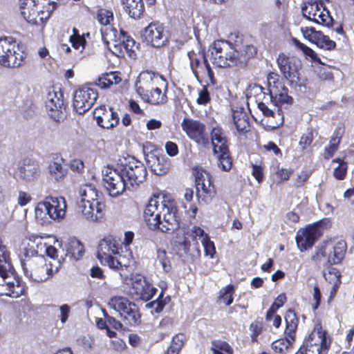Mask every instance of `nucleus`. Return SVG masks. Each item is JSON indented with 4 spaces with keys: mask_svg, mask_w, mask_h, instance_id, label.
<instances>
[{
    "mask_svg": "<svg viewBox=\"0 0 354 354\" xmlns=\"http://www.w3.org/2000/svg\"><path fill=\"white\" fill-rule=\"evenodd\" d=\"M93 116L97 124L104 129L113 128L120 120L118 113L114 111L113 109L107 108L104 105L95 108Z\"/></svg>",
    "mask_w": 354,
    "mask_h": 354,
    "instance_id": "a878e982",
    "label": "nucleus"
},
{
    "mask_svg": "<svg viewBox=\"0 0 354 354\" xmlns=\"http://www.w3.org/2000/svg\"><path fill=\"white\" fill-rule=\"evenodd\" d=\"M96 19L101 25L107 27L113 20V14L109 10L100 8L97 11Z\"/></svg>",
    "mask_w": 354,
    "mask_h": 354,
    "instance_id": "c03bdc74",
    "label": "nucleus"
},
{
    "mask_svg": "<svg viewBox=\"0 0 354 354\" xmlns=\"http://www.w3.org/2000/svg\"><path fill=\"white\" fill-rule=\"evenodd\" d=\"M66 248V256H70L75 260H79L84 253V245L76 238H71L68 240Z\"/></svg>",
    "mask_w": 354,
    "mask_h": 354,
    "instance_id": "c9c22d12",
    "label": "nucleus"
},
{
    "mask_svg": "<svg viewBox=\"0 0 354 354\" xmlns=\"http://www.w3.org/2000/svg\"><path fill=\"white\" fill-rule=\"evenodd\" d=\"M196 197L199 203H210L216 195V189L210 174L204 170L198 171L196 176Z\"/></svg>",
    "mask_w": 354,
    "mask_h": 354,
    "instance_id": "412c9836",
    "label": "nucleus"
},
{
    "mask_svg": "<svg viewBox=\"0 0 354 354\" xmlns=\"http://www.w3.org/2000/svg\"><path fill=\"white\" fill-rule=\"evenodd\" d=\"M133 294L140 299L148 301L156 294V288L140 274H133L131 277Z\"/></svg>",
    "mask_w": 354,
    "mask_h": 354,
    "instance_id": "393cba45",
    "label": "nucleus"
},
{
    "mask_svg": "<svg viewBox=\"0 0 354 354\" xmlns=\"http://www.w3.org/2000/svg\"><path fill=\"white\" fill-rule=\"evenodd\" d=\"M183 130L187 136L198 145H205L208 138L205 133V126L198 120L185 118L181 123Z\"/></svg>",
    "mask_w": 354,
    "mask_h": 354,
    "instance_id": "5701e85b",
    "label": "nucleus"
},
{
    "mask_svg": "<svg viewBox=\"0 0 354 354\" xmlns=\"http://www.w3.org/2000/svg\"><path fill=\"white\" fill-rule=\"evenodd\" d=\"M98 97L97 90L89 85H84L77 89L73 95V108L79 114L88 111Z\"/></svg>",
    "mask_w": 354,
    "mask_h": 354,
    "instance_id": "aec40b11",
    "label": "nucleus"
},
{
    "mask_svg": "<svg viewBox=\"0 0 354 354\" xmlns=\"http://www.w3.org/2000/svg\"><path fill=\"white\" fill-rule=\"evenodd\" d=\"M294 43L295 46L299 48L305 56L309 57L312 61L321 64V59L317 56V53L310 48L307 46L303 43H301L299 40L294 39Z\"/></svg>",
    "mask_w": 354,
    "mask_h": 354,
    "instance_id": "a18cd8bd",
    "label": "nucleus"
},
{
    "mask_svg": "<svg viewBox=\"0 0 354 354\" xmlns=\"http://www.w3.org/2000/svg\"><path fill=\"white\" fill-rule=\"evenodd\" d=\"M324 2L309 1L302 7L304 17L317 24L330 27L333 21L328 10L323 7Z\"/></svg>",
    "mask_w": 354,
    "mask_h": 354,
    "instance_id": "dca6fc26",
    "label": "nucleus"
},
{
    "mask_svg": "<svg viewBox=\"0 0 354 354\" xmlns=\"http://www.w3.org/2000/svg\"><path fill=\"white\" fill-rule=\"evenodd\" d=\"M162 297L163 292L162 291L159 295L158 298L156 300L151 301L149 304H147V306L153 308L156 313L161 312L165 306L166 305L167 302V301L169 299L168 297H165V299H162Z\"/></svg>",
    "mask_w": 354,
    "mask_h": 354,
    "instance_id": "8fccbe9b",
    "label": "nucleus"
},
{
    "mask_svg": "<svg viewBox=\"0 0 354 354\" xmlns=\"http://www.w3.org/2000/svg\"><path fill=\"white\" fill-rule=\"evenodd\" d=\"M157 259L162 265V269L165 272H168L171 270V265L169 260L167 257V252L165 250L157 249L156 250Z\"/></svg>",
    "mask_w": 354,
    "mask_h": 354,
    "instance_id": "3c124183",
    "label": "nucleus"
},
{
    "mask_svg": "<svg viewBox=\"0 0 354 354\" xmlns=\"http://www.w3.org/2000/svg\"><path fill=\"white\" fill-rule=\"evenodd\" d=\"M234 292V286L229 284L220 290L219 299H221L226 306H230L233 302Z\"/></svg>",
    "mask_w": 354,
    "mask_h": 354,
    "instance_id": "de8ad7c7",
    "label": "nucleus"
},
{
    "mask_svg": "<svg viewBox=\"0 0 354 354\" xmlns=\"http://www.w3.org/2000/svg\"><path fill=\"white\" fill-rule=\"evenodd\" d=\"M120 245V240L113 236L104 238L99 243L97 258L104 265H107L112 269H119L127 266L124 258L119 254Z\"/></svg>",
    "mask_w": 354,
    "mask_h": 354,
    "instance_id": "1a4fd4ad",
    "label": "nucleus"
},
{
    "mask_svg": "<svg viewBox=\"0 0 354 354\" xmlns=\"http://www.w3.org/2000/svg\"><path fill=\"white\" fill-rule=\"evenodd\" d=\"M60 311L59 319L62 324H64L68 320L69 314L71 313V307L68 304H63L59 307Z\"/></svg>",
    "mask_w": 354,
    "mask_h": 354,
    "instance_id": "680f3d73",
    "label": "nucleus"
},
{
    "mask_svg": "<svg viewBox=\"0 0 354 354\" xmlns=\"http://www.w3.org/2000/svg\"><path fill=\"white\" fill-rule=\"evenodd\" d=\"M46 253L47 256L52 259L51 261L53 263H56L57 261H61V263L64 261V258L57 259V250L53 245H48L46 248Z\"/></svg>",
    "mask_w": 354,
    "mask_h": 354,
    "instance_id": "052dcab7",
    "label": "nucleus"
},
{
    "mask_svg": "<svg viewBox=\"0 0 354 354\" xmlns=\"http://www.w3.org/2000/svg\"><path fill=\"white\" fill-rule=\"evenodd\" d=\"M130 189L142 183L147 174L145 166L135 158L129 156L119 164Z\"/></svg>",
    "mask_w": 354,
    "mask_h": 354,
    "instance_id": "ddd939ff",
    "label": "nucleus"
},
{
    "mask_svg": "<svg viewBox=\"0 0 354 354\" xmlns=\"http://www.w3.org/2000/svg\"><path fill=\"white\" fill-rule=\"evenodd\" d=\"M141 37L147 44L155 48L165 46L169 38L164 25L158 21L151 22L145 27L141 31Z\"/></svg>",
    "mask_w": 354,
    "mask_h": 354,
    "instance_id": "4be33fe9",
    "label": "nucleus"
},
{
    "mask_svg": "<svg viewBox=\"0 0 354 354\" xmlns=\"http://www.w3.org/2000/svg\"><path fill=\"white\" fill-rule=\"evenodd\" d=\"M218 160L217 165L224 171H227L232 168V159L230 156L229 149L221 150L214 153Z\"/></svg>",
    "mask_w": 354,
    "mask_h": 354,
    "instance_id": "ea45409f",
    "label": "nucleus"
},
{
    "mask_svg": "<svg viewBox=\"0 0 354 354\" xmlns=\"http://www.w3.org/2000/svg\"><path fill=\"white\" fill-rule=\"evenodd\" d=\"M66 203L64 197H47L37 203L35 209V217L41 221L50 218L59 221L65 216Z\"/></svg>",
    "mask_w": 354,
    "mask_h": 354,
    "instance_id": "9b49d317",
    "label": "nucleus"
},
{
    "mask_svg": "<svg viewBox=\"0 0 354 354\" xmlns=\"http://www.w3.org/2000/svg\"><path fill=\"white\" fill-rule=\"evenodd\" d=\"M285 321L286 323L285 334L295 336V333L298 325V319L293 310H289L287 311L285 315Z\"/></svg>",
    "mask_w": 354,
    "mask_h": 354,
    "instance_id": "a19ab883",
    "label": "nucleus"
},
{
    "mask_svg": "<svg viewBox=\"0 0 354 354\" xmlns=\"http://www.w3.org/2000/svg\"><path fill=\"white\" fill-rule=\"evenodd\" d=\"M252 176L255 178V179L259 182L261 183L263 180V174L262 168L261 166L252 164Z\"/></svg>",
    "mask_w": 354,
    "mask_h": 354,
    "instance_id": "338daca9",
    "label": "nucleus"
},
{
    "mask_svg": "<svg viewBox=\"0 0 354 354\" xmlns=\"http://www.w3.org/2000/svg\"><path fill=\"white\" fill-rule=\"evenodd\" d=\"M210 136L214 153L228 149L227 136L221 127H214L211 131Z\"/></svg>",
    "mask_w": 354,
    "mask_h": 354,
    "instance_id": "c756f323",
    "label": "nucleus"
},
{
    "mask_svg": "<svg viewBox=\"0 0 354 354\" xmlns=\"http://www.w3.org/2000/svg\"><path fill=\"white\" fill-rule=\"evenodd\" d=\"M108 306L118 313L125 325L135 326L141 322V315L138 306L127 298L122 296L112 297Z\"/></svg>",
    "mask_w": 354,
    "mask_h": 354,
    "instance_id": "9d476101",
    "label": "nucleus"
},
{
    "mask_svg": "<svg viewBox=\"0 0 354 354\" xmlns=\"http://www.w3.org/2000/svg\"><path fill=\"white\" fill-rule=\"evenodd\" d=\"M102 39L106 48L110 50V47H112L113 44L119 42V35L116 28L107 26L101 28Z\"/></svg>",
    "mask_w": 354,
    "mask_h": 354,
    "instance_id": "e433bc0d",
    "label": "nucleus"
},
{
    "mask_svg": "<svg viewBox=\"0 0 354 354\" xmlns=\"http://www.w3.org/2000/svg\"><path fill=\"white\" fill-rule=\"evenodd\" d=\"M333 162H338L339 165L334 169L333 176L337 180H343L346 178L348 169L347 162L339 158L333 160Z\"/></svg>",
    "mask_w": 354,
    "mask_h": 354,
    "instance_id": "49530a36",
    "label": "nucleus"
},
{
    "mask_svg": "<svg viewBox=\"0 0 354 354\" xmlns=\"http://www.w3.org/2000/svg\"><path fill=\"white\" fill-rule=\"evenodd\" d=\"M19 177L26 182H32L40 176V169L37 164H24L19 168Z\"/></svg>",
    "mask_w": 354,
    "mask_h": 354,
    "instance_id": "2f4dec72",
    "label": "nucleus"
},
{
    "mask_svg": "<svg viewBox=\"0 0 354 354\" xmlns=\"http://www.w3.org/2000/svg\"><path fill=\"white\" fill-rule=\"evenodd\" d=\"M201 243L204 248L205 255L213 258L214 254L216 253V248L214 242L209 239V236H205L204 239L201 240Z\"/></svg>",
    "mask_w": 354,
    "mask_h": 354,
    "instance_id": "864d4df0",
    "label": "nucleus"
},
{
    "mask_svg": "<svg viewBox=\"0 0 354 354\" xmlns=\"http://www.w3.org/2000/svg\"><path fill=\"white\" fill-rule=\"evenodd\" d=\"M125 11L133 19H138L142 15L145 7L142 0H122Z\"/></svg>",
    "mask_w": 354,
    "mask_h": 354,
    "instance_id": "72a5a7b5",
    "label": "nucleus"
},
{
    "mask_svg": "<svg viewBox=\"0 0 354 354\" xmlns=\"http://www.w3.org/2000/svg\"><path fill=\"white\" fill-rule=\"evenodd\" d=\"M301 31L306 39L320 48L330 50L335 48L336 46L335 41L330 39L321 31L316 30L315 28L301 27Z\"/></svg>",
    "mask_w": 354,
    "mask_h": 354,
    "instance_id": "cd10ccee",
    "label": "nucleus"
},
{
    "mask_svg": "<svg viewBox=\"0 0 354 354\" xmlns=\"http://www.w3.org/2000/svg\"><path fill=\"white\" fill-rule=\"evenodd\" d=\"M187 56L190 68L198 82H201L202 79L207 77L212 85L216 84L214 73L204 52L192 50L187 53Z\"/></svg>",
    "mask_w": 354,
    "mask_h": 354,
    "instance_id": "4468645a",
    "label": "nucleus"
},
{
    "mask_svg": "<svg viewBox=\"0 0 354 354\" xmlns=\"http://www.w3.org/2000/svg\"><path fill=\"white\" fill-rule=\"evenodd\" d=\"M104 315L105 318L106 319L107 324L112 327H113L115 329L118 330L121 329L122 327V324L120 321H118L115 319V318L109 316L105 311H104Z\"/></svg>",
    "mask_w": 354,
    "mask_h": 354,
    "instance_id": "774afa93",
    "label": "nucleus"
},
{
    "mask_svg": "<svg viewBox=\"0 0 354 354\" xmlns=\"http://www.w3.org/2000/svg\"><path fill=\"white\" fill-rule=\"evenodd\" d=\"M18 257L25 277L37 282L46 281L57 272L61 266L60 261L53 263L44 256L38 255L34 243L28 239L21 241Z\"/></svg>",
    "mask_w": 354,
    "mask_h": 354,
    "instance_id": "f257e3e1",
    "label": "nucleus"
},
{
    "mask_svg": "<svg viewBox=\"0 0 354 354\" xmlns=\"http://www.w3.org/2000/svg\"><path fill=\"white\" fill-rule=\"evenodd\" d=\"M110 80V77H109L108 74L106 73L98 78L97 84L100 88H106L112 85Z\"/></svg>",
    "mask_w": 354,
    "mask_h": 354,
    "instance_id": "69168bd1",
    "label": "nucleus"
},
{
    "mask_svg": "<svg viewBox=\"0 0 354 354\" xmlns=\"http://www.w3.org/2000/svg\"><path fill=\"white\" fill-rule=\"evenodd\" d=\"M31 200L32 197L28 193L24 191H19L18 192L17 203L21 207L26 205L31 201Z\"/></svg>",
    "mask_w": 354,
    "mask_h": 354,
    "instance_id": "bf43d9fd",
    "label": "nucleus"
},
{
    "mask_svg": "<svg viewBox=\"0 0 354 354\" xmlns=\"http://www.w3.org/2000/svg\"><path fill=\"white\" fill-rule=\"evenodd\" d=\"M0 295L17 298L23 295L24 289L19 281L14 277L13 268L5 247H0Z\"/></svg>",
    "mask_w": 354,
    "mask_h": 354,
    "instance_id": "0eeeda50",
    "label": "nucleus"
},
{
    "mask_svg": "<svg viewBox=\"0 0 354 354\" xmlns=\"http://www.w3.org/2000/svg\"><path fill=\"white\" fill-rule=\"evenodd\" d=\"M176 213V209L173 203L158 194L149 200L143 216L150 230L170 233L178 227Z\"/></svg>",
    "mask_w": 354,
    "mask_h": 354,
    "instance_id": "f03ea898",
    "label": "nucleus"
},
{
    "mask_svg": "<svg viewBox=\"0 0 354 354\" xmlns=\"http://www.w3.org/2000/svg\"><path fill=\"white\" fill-rule=\"evenodd\" d=\"M250 55H240L233 45L226 40H217L214 41L209 47L211 59L214 64L218 67H232L239 64H243L250 56L256 53L253 46H248Z\"/></svg>",
    "mask_w": 354,
    "mask_h": 354,
    "instance_id": "39448f33",
    "label": "nucleus"
},
{
    "mask_svg": "<svg viewBox=\"0 0 354 354\" xmlns=\"http://www.w3.org/2000/svg\"><path fill=\"white\" fill-rule=\"evenodd\" d=\"M143 152L147 165L155 174L160 176L169 171V159L164 155H158V151L151 142H147L143 145Z\"/></svg>",
    "mask_w": 354,
    "mask_h": 354,
    "instance_id": "f3484780",
    "label": "nucleus"
},
{
    "mask_svg": "<svg viewBox=\"0 0 354 354\" xmlns=\"http://www.w3.org/2000/svg\"><path fill=\"white\" fill-rule=\"evenodd\" d=\"M47 0H19L21 15L29 24L41 25L54 10Z\"/></svg>",
    "mask_w": 354,
    "mask_h": 354,
    "instance_id": "6e6552de",
    "label": "nucleus"
},
{
    "mask_svg": "<svg viewBox=\"0 0 354 354\" xmlns=\"http://www.w3.org/2000/svg\"><path fill=\"white\" fill-rule=\"evenodd\" d=\"M268 90H270L272 87L277 88L279 93H285L288 94V88L284 84L279 80V76L275 73H270L268 76Z\"/></svg>",
    "mask_w": 354,
    "mask_h": 354,
    "instance_id": "37998d69",
    "label": "nucleus"
},
{
    "mask_svg": "<svg viewBox=\"0 0 354 354\" xmlns=\"http://www.w3.org/2000/svg\"><path fill=\"white\" fill-rule=\"evenodd\" d=\"M76 211L83 219L101 222L105 214V203L99 200V193L95 186L84 185L78 190Z\"/></svg>",
    "mask_w": 354,
    "mask_h": 354,
    "instance_id": "20e7f679",
    "label": "nucleus"
},
{
    "mask_svg": "<svg viewBox=\"0 0 354 354\" xmlns=\"http://www.w3.org/2000/svg\"><path fill=\"white\" fill-rule=\"evenodd\" d=\"M251 92H253L255 102L262 113L267 117H274L276 112L280 115L279 107L288 106L292 102V98L285 93H279L274 87L268 90V93L264 91L261 86H254Z\"/></svg>",
    "mask_w": 354,
    "mask_h": 354,
    "instance_id": "423d86ee",
    "label": "nucleus"
},
{
    "mask_svg": "<svg viewBox=\"0 0 354 354\" xmlns=\"http://www.w3.org/2000/svg\"><path fill=\"white\" fill-rule=\"evenodd\" d=\"M346 243L344 240L326 241L313 256V259L320 261V257H328L330 264H337L342 261L346 251Z\"/></svg>",
    "mask_w": 354,
    "mask_h": 354,
    "instance_id": "a211bd4d",
    "label": "nucleus"
},
{
    "mask_svg": "<svg viewBox=\"0 0 354 354\" xmlns=\"http://www.w3.org/2000/svg\"><path fill=\"white\" fill-rule=\"evenodd\" d=\"M69 41L72 44V46L75 49H79L80 47H82V49L84 48L86 44V39L83 36H70Z\"/></svg>",
    "mask_w": 354,
    "mask_h": 354,
    "instance_id": "13d9d810",
    "label": "nucleus"
},
{
    "mask_svg": "<svg viewBox=\"0 0 354 354\" xmlns=\"http://www.w3.org/2000/svg\"><path fill=\"white\" fill-rule=\"evenodd\" d=\"M317 346L312 344V343L307 342L306 343V354H326L327 351V345L326 344H324V346Z\"/></svg>",
    "mask_w": 354,
    "mask_h": 354,
    "instance_id": "603ef678",
    "label": "nucleus"
},
{
    "mask_svg": "<svg viewBox=\"0 0 354 354\" xmlns=\"http://www.w3.org/2000/svg\"><path fill=\"white\" fill-rule=\"evenodd\" d=\"M340 277L339 270L335 268H329L328 271L324 273L325 279L330 283H333L334 287L339 284Z\"/></svg>",
    "mask_w": 354,
    "mask_h": 354,
    "instance_id": "09e8293b",
    "label": "nucleus"
},
{
    "mask_svg": "<svg viewBox=\"0 0 354 354\" xmlns=\"http://www.w3.org/2000/svg\"><path fill=\"white\" fill-rule=\"evenodd\" d=\"M48 169L51 178L56 181L63 179L68 171L66 166L64 165V160L58 158L49 165Z\"/></svg>",
    "mask_w": 354,
    "mask_h": 354,
    "instance_id": "f704fd0d",
    "label": "nucleus"
},
{
    "mask_svg": "<svg viewBox=\"0 0 354 354\" xmlns=\"http://www.w3.org/2000/svg\"><path fill=\"white\" fill-rule=\"evenodd\" d=\"M306 342L319 347V346H324V344L326 343L327 351H328L330 345V340L328 338L326 332L322 329L321 326L315 327Z\"/></svg>",
    "mask_w": 354,
    "mask_h": 354,
    "instance_id": "473e14b6",
    "label": "nucleus"
},
{
    "mask_svg": "<svg viewBox=\"0 0 354 354\" xmlns=\"http://www.w3.org/2000/svg\"><path fill=\"white\" fill-rule=\"evenodd\" d=\"M294 341L295 336L286 335L285 339H279L274 341L271 344V348L276 353L283 354L288 351Z\"/></svg>",
    "mask_w": 354,
    "mask_h": 354,
    "instance_id": "4c0bfd02",
    "label": "nucleus"
},
{
    "mask_svg": "<svg viewBox=\"0 0 354 354\" xmlns=\"http://www.w3.org/2000/svg\"><path fill=\"white\" fill-rule=\"evenodd\" d=\"M313 142V133L311 131H308L306 133H304L301 137L299 145L301 149H305L308 147Z\"/></svg>",
    "mask_w": 354,
    "mask_h": 354,
    "instance_id": "4d7b16f0",
    "label": "nucleus"
},
{
    "mask_svg": "<svg viewBox=\"0 0 354 354\" xmlns=\"http://www.w3.org/2000/svg\"><path fill=\"white\" fill-rule=\"evenodd\" d=\"M122 169L119 164L115 168L106 167L102 170L104 187L109 191L110 196L117 197L122 194L126 189H130Z\"/></svg>",
    "mask_w": 354,
    "mask_h": 354,
    "instance_id": "2eb2a0df",
    "label": "nucleus"
},
{
    "mask_svg": "<svg viewBox=\"0 0 354 354\" xmlns=\"http://www.w3.org/2000/svg\"><path fill=\"white\" fill-rule=\"evenodd\" d=\"M212 347L216 351L225 352L227 354H233L231 346L225 341L214 340L212 342Z\"/></svg>",
    "mask_w": 354,
    "mask_h": 354,
    "instance_id": "5fc2aeb1",
    "label": "nucleus"
},
{
    "mask_svg": "<svg viewBox=\"0 0 354 354\" xmlns=\"http://www.w3.org/2000/svg\"><path fill=\"white\" fill-rule=\"evenodd\" d=\"M136 88L138 94L151 104H163L167 102L168 83L158 73L149 71L140 73L136 82Z\"/></svg>",
    "mask_w": 354,
    "mask_h": 354,
    "instance_id": "7ed1b4c3",
    "label": "nucleus"
},
{
    "mask_svg": "<svg viewBox=\"0 0 354 354\" xmlns=\"http://www.w3.org/2000/svg\"><path fill=\"white\" fill-rule=\"evenodd\" d=\"M232 120L236 131L244 133L248 131L249 118L243 108H239L232 111Z\"/></svg>",
    "mask_w": 354,
    "mask_h": 354,
    "instance_id": "7c9ffc66",
    "label": "nucleus"
},
{
    "mask_svg": "<svg viewBox=\"0 0 354 354\" xmlns=\"http://www.w3.org/2000/svg\"><path fill=\"white\" fill-rule=\"evenodd\" d=\"M165 150L169 156H175L178 153V145L171 141H168L166 142Z\"/></svg>",
    "mask_w": 354,
    "mask_h": 354,
    "instance_id": "0e129e2a",
    "label": "nucleus"
},
{
    "mask_svg": "<svg viewBox=\"0 0 354 354\" xmlns=\"http://www.w3.org/2000/svg\"><path fill=\"white\" fill-rule=\"evenodd\" d=\"M185 341V335L183 333H178L175 335L171 343L167 350L166 354H178L184 345Z\"/></svg>",
    "mask_w": 354,
    "mask_h": 354,
    "instance_id": "79ce46f5",
    "label": "nucleus"
},
{
    "mask_svg": "<svg viewBox=\"0 0 354 354\" xmlns=\"http://www.w3.org/2000/svg\"><path fill=\"white\" fill-rule=\"evenodd\" d=\"M277 64L279 71L287 80L292 84L299 85L301 63L298 58L280 53L277 59Z\"/></svg>",
    "mask_w": 354,
    "mask_h": 354,
    "instance_id": "6ab92c4d",
    "label": "nucleus"
},
{
    "mask_svg": "<svg viewBox=\"0 0 354 354\" xmlns=\"http://www.w3.org/2000/svg\"><path fill=\"white\" fill-rule=\"evenodd\" d=\"M46 107L48 114L55 120H59L62 109H64V95L59 88L50 90L46 97Z\"/></svg>",
    "mask_w": 354,
    "mask_h": 354,
    "instance_id": "b1692460",
    "label": "nucleus"
},
{
    "mask_svg": "<svg viewBox=\"0 0 354 354\" xmlns=\"http://www.w3.org/2000/svg\"><path fill=\"white\" fill-rule=\"evenodd\" d=\"M341 138L342 133L340 132V129L336 130L334 133V136L330 140L329 146L324 149L323 156L325 159H329L334 155L335 152L338 149V145L340 142Z\"/></svg>",
    "mask_w": 354,
    "mask_h": 354,
    "instance_id": "58836bf2",
    "label": "nucleus"
},
{
    "mask_svg": "<svg viewBox=\"0 0 354 354\" xmlns=\"http://www.w3.org/2000/svg\"><path fill=\"white\" fill-rule=\"evenodd\" d=\"M24 58L25 54L15 38L0 37V65L6 68L19 67Z\"/></svg>",
    "mask_w": 354,
    "mask_h": 354,
    "instance_id": "f8f14e48",
    "label": "nucleus"
},
{
    "mask_svg": "<svg viewBox=\"0 0 354 354\" xmlns=\"http://www.w3.org/2000/svg\"><path fill=\"white\" fill-rule=\"evenodd\" d=\"M188 236L192 238L194 241L204 239L205 236H209L203 229L200 227L194 226L187 234Z\"/></svg>",
    "mask_w": 354,
    "mask_h": 354,
    "instance_id": "6e6d98bb",
    "label": "nucleus"
},
{
    "mask_svg": "<svg viewBox=\"0 0 354 354\" xmlns=\"http://www.w3.org/2000/svg\"><path fill=\"white\" fill-rule=\"evenodd\" d=\"M320 232L317 224L310 225L304 229L299 230L296 236L297 247L302 252L311 248L319 236Z\"/></svg>",
    "mask_w": 354,
    "mask_h": 354,
    "instance_id": "bb28decb",
    "label": "nucleus"
},
{
    "mask_svg": "<svg viewBox=\"0 0 354 354\" xmlns=\"http://www.w3.org/2000/svg\"><path fill=\"white\" fill-rule=\"evenodd\" d=\"M136 42L133 38L127 36L124 31L121 30L119 35V42L113 44L110 47V51L117 57H124L127 54L129 57L133 58L136 56L135 53Z\"/></svg>",
    "mask_w": 354,
    "mask_h": 354,
    "instance_id": "c85d7f7f",
    "label": "nucleus"
},
{
    "mask_svg": "<svg viewBox=\"0 0 354 354\" xmlns=\"http://www.w3.org/2000/svg\"><path fill=\"white\" fill-rule=\"evenodd\" d=\"M209 100V93L206 88H203L200 91L196 102L198 104H206Z\"/></svg>",
    "mask_w": 354,
    "mask_h": 354,
    "instance_id": "e2e57ef3",
    "label": "nucleus"
}]
</instances>
